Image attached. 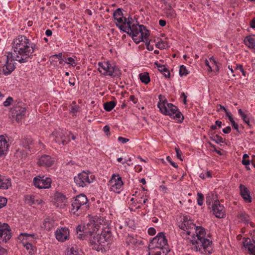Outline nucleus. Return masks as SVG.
<instances>
[{
    "label": "nucleus",
    "instance_id": "obj_1",
    "mask_svg": "<svg viewBox=\"0 0 255 255\" xmlns=\"http://www.w3.org/2000/svg\"><path fill=\"white\" fill-rule=\"evenodd\" d=\"M13 51L9 53V57L20 63L28 62L32 56L34 45L25 36L20 35L12 42Z\"/></svg>",
    "mask_w": 255,
    "mask_h": 255
},
{
    "label": "nucleus",
    "instance_id": "obj_2",
    "mask_svg": "<svg viewBox=\"0 0 255 255\" xmlns=\"http://www.w3.org/2000/svg\"><path fill=\"white\" fill-rule=\"evenodd\" d=\"M194 233L196 234V236L193 237V239L190 241L192 244L194 246V248L196 251L205 255L211 254L212 242L205 238V232L204 229L201 227L196 226Z\"/></svg>",
    "mask_w": 255,
    "mask_h": 255
},
{
    "label": "nucleus",
    "instance_id": "obj_3",
    "mask_svg": "<svg viewBox=\"0 0 255 255\" xmlns=\"http://www.w3.org/2000/svg\"><path fill=\"white\" fill-rule=\"evenodd\" d=\"M161 95L159 96L160 101L157 104V107L161 113L165 115L173 117L174 120L179 122H182L184 117L181 113L178 111V108L171 103H168L166 100H161Z\"/></svg>",
    "mask_w": 255,
    "mask_h": 255
},
{
    "label": "nucleus",
    "instance_id": "obj_4",
    "mask_svg": "<svg viewBox=\"0 0 255 255\" xmlns=\"http://www.w3.org/2000/svg\"><path fill=\"white\" fill-rule=\"evenodd\" d=\"M111 237V232L108 229L102 231L100 234L90 233L89 242L93 249L99 251L103 249L105 244L110 239Z\"/></svg>",
    "mask_w": 255,
    "mask_h": 255
},
{
    "label": "nucleus",
    "instance_id": "obj_5",
    "mask_svg": "<svg viewBox=\"0 0 255 255\" xmlns=\"http://www.w3.org/2000/svg\"><path fill=\"white\" fill-rule=\"evenodd\" d=\"M26 109L25 104L22 102H19L15 104L10 112L13 119H14L17 122L21 121L24 117Z\"/></svg>",
    "mask_w": 255,
    "mask_h": 255
},
{
    "label": "nucleus",
    "instance_id": "obj_6",
    "mask_svg": "<svg viewBox=\"0 0 255 255\" xmlns=\"http://www.w3.org/2000/svg\"><path fill=\"white\" fill-rule=\"evenodd\" d=\"M94 176L90 172L83 171L74 177L75 183L79 187H85L93 182Z\"/></svg>",
    "mask_w": 255,
    "mask_h": 255
},
{
    "label": "nucleus",
    "instance_id": "obj_7",
    "mask_svg": "<svg viewBox=\"0 0 255 255\" xmlns=\"http://www.w3.org/2000/svg\"><path fill=\"white\" fill-rule=\"evenodd\" d=\"M117 22L116 25L123 31L127 32V30L130 28L133 24L137 23L136 20H134L131 17L129 16L128 18L122 17H118L116 19Z\"/></svg>",
    "mask_w": 255,
    "mask_h": 255
},
{
    "label": "nucleus",
    "instance_id": "obj_8",
    "mask_svg": "<svg viewBox=\"0 0 255 255\" xmlns=\"http://www.w3.org/2000/svg\"><path fill=\"white\" fill-rule=\"evenodd\" d=\"M88 202L86 196L83 194L77 196L72 203L71 212L75 214L79 210L82 208Z\"/></svg>",
    "mask_w": 255,
    "mask_h": 255
},
{
    "label": "nucleus",
    "instance_id": "obj_9",
    "mask_svg": "<svg viewBox=\"0 0 255 255\" xmlns=\"http://www.w3.org/2000/svg\"><path fill=\"white\" fill-rule=\"evenodd\" d=\"M182 222L179 225V227L184 231L183 235L186 234V235H194V231L196 228V226L192 222L188 220L186 217H183Z\"/></svg>",
    "mask_w": 255,
    "mask_h": 255
},
{
    "label": "nucleus",
    "instance_id": "obj_10",
    "mask_svg": "<svg viewBox=\"0 0 255 255\" xmlns=\"http://www.w3.org/2000/svg\"><path fill=\"white\" fill-rule=\"evenodd\" d=\"M11 237V229L7 223L0 222V243L6 242Z\"/></svg>",
    "mask_w": 255,
    "mask_h": 255
},
{
    "label": "nucleus",
    "instance_id": "obj_11",
    "mask_svg": "<svg viewBox=\"0 0 255 255\" xmlns=\"http://www.w3.org/2000/svg\"><path fill=\"white\" fill-rule=\"evenodd\" d=\"M109 183L111 184V190L116 193H120L123 185L122 177L119 174H113Z\"/></svg>",
    "mask_w": 255,
    "mask_h": 255
},
{
    "label": "nucleus",
    "instance_id": "obj_12",
    "mask_svg": "<svg viewBox=\"0 0 255 255\" xmlns=\"http://www.w3.org/2000/svg\"><path fill=\"white\" fill-rule=\"evenodd\" d=\"M52 180L50 178L38 176L33 179L34 186L39 189H46L51 187Z\"/></svg>",
    "mask_w": 255,
    "mask_h": 255
},
{
    "label": "nucleus",
    "instance_id": "obj_13",
    "mask_svg": "<svg viewBox=\"0 0 255 255\" xmlns=\"http://www.w3.org/2000/svg\"><path fill=\"white\" fill-rule=\"evenodd\" d=\"M65 133L66 132L62 130H55L52 132L50 137L52 138L56 143H58L59 144L61 143L64 145L67 144L70 141L69 138L67 140L65 136Z\"/></svg>",
    "mask_w": 255,
    "mask_h": 255
},
{
    "label": "nucleus",
    "instance_id": "obj_14",
    "mask_svg": "<svg viewBox=\"0 0 255 255\" xmlns=\"http://www.w3.org/2000/svg\"><path fill=\"white\" fill-rule=\"evenodd\" d=\"M138 24L135 23L133 24V25L130 27V29L127 30V33L130 35H131L133 40L136 43H139L141 41H143V40L142 37L139 35V32L137 28Z\"/></svg>",
    "mask_w": 255,
    "mask_h": 255
},
{
    "label": "nucleus",
    "instance_id": "obj_15",
    "mask_svg": "<svg viewBox=\"0 0 255 255\" xmlns=\"http://www.w3.org/2000/svg\"><path fill=\"white\" fill-rule=\"evenodd\" d=\"M15 59L9 57V53L6 56V61L5 64L2 67V71L5 75L10 74L15 69V65L13 63Z\"/></svg>",
    "mask_w": 255,
    "mask_h": 255
},
{
    "label": "nucleus",
    "instance_id": "obj_16",
    "mask_svg": "<svg viewBox=\"0 0 255 255\" xmlns=\"http://www.w3.org/2000/svg\"><path fill=\"white\" fill-rule=\"evenodd\" d=\"M243 249L247 251L251 255H255V241H252L249 238H244L243 241Z\"/></svg>",
    "mask_w": 255,
    "mask_h": 255
},
{
    "label": "nucleus",
    "instance_id": "obj_17",
    "mask_svg": "<svg viewBox=\"0 0 255 255\" xmlns=\"http://www.w3.org/2000/svg\"><path fill=\"white\" fill-rule=\"evenodd\" d=\"M240 194L246 203H251L252 201V198L250 194V191L248 188L243 184L239 186Z\"/></svg>",
    "mask_w": 255,
    "mask_h": 255
},
{
    "label": "nucleus",
    "instance_id": "obj_18",
    "mask_svg": "<svg viewBox=\"0 0 255 255\" xmlns=\"http://www.w3.org/2000/svg\"><path fill=\"white\" fill-rule=\"evenodd\" d=\"M164 3V5L162 6V8L164 11V13L167 18L172 19L175 18L176 13L170 4L167 3L165 0H162Z\"/></svg>",
    "mask_w": 255,
    "mask_h": 255
},
{
    "label": "nucleus",
    "instance_id": "obj_19",
    "mask_svg": "<svg viewBox=\"0 0 255 255\" xmlns=\"http://www.w3.org/2000/svg\"><path fill=\"white\" fill-rule=\"evenodd\" d=\"M69 233V230L67 228H61L55 232L56 238L59 241L64 242L68 239Z\"/></svg>",
    "mask_w": 255,
    "mask_h": 255
},
{
    "label": "nucleus",
    "instance_id": "obj_20",
    "mask_svg": "<svg viewBox=\"0 0 255 255\" xmlns=\"http://www.w3.org/2000/svg\"><path fill=\"white\" fill-rule=\"evenodd\" d=\"M53 163L54 160L50 156L43 155L39 158L37 164L39 166L50 167L53 165Z\"/></svg>",
    "mask_w": 255,
    "mask_h": 255
},
{
    "label": "nucleus",
    "instance_id": "obj_21",
    "mask_svg": "<svg viewBox=\"0 0 255 255\" xmlns=\"http://www.w3.org/2000/svg\"><path fill=\"white\" fill-rule=\"evenodd\" d=\"M222 208L220 206L219 201H215L212 205V211L215 216L218 218H223V212H222Z\"/></svg>",
    "mask_w": 255,
    "mask_h": 255
},
{
    "label": "nucleus",
    "instance_id": "obj_22",
    "mask_svg": "<svg viewBox=\"0 0 255 255\" xmlns=\"http://www.w3.org/2000/svg\"><path fill=\"white\" fill-rule=\"evenodd\" d=\"M8 144L3 135L0 136V157L4 154L7 151Z\"/></svg>",
    "mask_w": 255,
    "mask_h": 255
},
{
    "label": "nucleus",
    "instance_id": "obj_23",
    "mask_svg": "<svg viewBox=\"0 0 255 255\" xmlns=\"http://www.w3.org/2000/svg\"><path fill=\"white\" fill-rule=\"evenodd\" d=\"M99 71L104 75H108V70L110 63L109 61L105 63L99 62Z\"/></svg>",
    "mask_w": 255,
    "mask_h": 255
},
{
    "label": "nucleus",
    "instance_id": "obj_24",
    "mask_svg": "<svg viewBox=\"0 0 255 255\" xmlns=\"http://www.w3.org/2000/svg\"><path fill=\"white\" fill-rule=\"evenodd\" d=\"M108 72V75L112 77H119L121 74L119 69L116 66H113L111 64L109 66Z\"/></svg>",
    "mask_w": 255,
    "mask_h": 255
},
{
    "label": "nucleus",
    "instance_id": "obj_25",
    "mask_svg": "<svg viewBox=\"0 0 255 255\" xmlns=\"http://www.w3.org/2000/svg\"><path fill=\"white\" fill-rule=\"evenodd\" d=\"M138 31L139 35L142 37V39L144 40V39H146L149 35V31L146 29V27L143 25H138L137 26Z\"/></svg>",
    "mask_w": 255,
    "mask_h": 255
},
{
    "label": "nucleus",
    "instance_id": "obj_26",
    "mask_svg": "<svg viewBox=\"0 0 255 255\" xmlns=\"http://www.w3.org/2000/svg\"><path fill=\"white\" fill-rule=\"evenodd\" d=\"M25 200L26 202L29 205H32L34 204H40L42 202V200L41 199H36L35 197L31 195H27L25 196Z\"/></svg>",
    "mask_w": 255,
    "mask_h": 255
},
{
    "label": "nucleus",
    "instance_id": "obj_27",
    "mask_svg": "<svg viewBox=\"0 0 255 255\" xmlns=\"http://www.w3.org/2000/svg\"><path fill=\"white\" fill-rule=\"evenodd\" d=\"M55 226V221L50 218H46L43 223V227L47 231H50Z\"/></svg>",
    "mask_w": 255,
    "mask_h": 255
},
{
    "label": "nucleus",
    "instance_id": "obj_28",
    "mask_svg": "<svg viewBox=\"0 0 255 255\" xmlns=\"http://www.w3.org/2000/svg\"><path fill=\"white\" fill-rule=\"evenodd\" d=\"M238 218L240 221L246 224L249 223L250 221V216L245 212H241L238 214Z\"/></svg>",
    "mask_w": 255,
    "mask_h": 255
},
{
    "label": "nucleus",
    "instance_id": "obj_29",
    "mask_svg": "<svg viewBox=\"0 0 255 255\" xmlns=\"http://www.w3.org/2000/svg\"><path fill=\"white\" fill-rule=\"evenodd\" d=\"M139 79L142 83L147 84L150 81L149 74L148 72H143L139 74Z\"/></svg>",
    "mask_w": 255,
    "mask_h": 255
},
{
    "label": "nucleus",
    "instance_id": "obj_30",
    "mask_svg": "<svg viewBox=\"0 0 255 255\" xmlns=\"http://www.w3.org/2000/svg\"><path fill=\"white\" fill-rule=\"evenodd\" d=\"M11 185V181L9 179L2 178L0 181V189H7Z\"/></svg>",
    "mask_w": 255,
    "mask_h": 255
},
{
    "label": "nucleus",
    "instance_id": "obj_31",
    "mask_svg": "<svg viewBox=\"0 0 255 255\" xmlns=\"http://www.w3.org/2000/svg\"><path fill=\"white\" fill-rule=\"evenodd\" d=\"M238 113L242 118L243 121L250 127H252L250 124V118L246 115L241 109L238 110Z\"/></svg>",
    "mask_w": 255,
    "mask_h": 255
},
{
    "label": "nucleus",
    "instance_id": "obj_32",
    "mask_svg": "<svg viewBox=\"0 0 255 255\" xmlns=\"http://www.w3.org/2000/svg\"><path fill=\"white\" fill-rule=\"evenodd\" d=\"M246 45H248L250 48H253L255 45V36H247L245 39Z\"/></svg>",
    "mask_w": 255,
    "mask_h": 255
},
{
    "label": "nucleus",
    "instance_id": "obj_33",
    "mask_svg": "<svg viewBox=\"0 0 255 255\" xmlns=\"http://www.w3.org/2000/svg\"><path fill=\"white\" fill-rule=\"evenodd\" d=\"M116 103L112 101L109 102H106L104 104V109L106 111L110 112L113 109V108L116 106Z\"/></svg>",
    "mask_w": 255,
    "mask_h": 255
},
{
    "label": "nucleus",
    "instance_id": "obj_34",
    "mask_svg": "<svg viewBox=\"0 0 255 255\" xmlns=\"http://www.w3.org/2000/svg\"><path fill=\"white\" fill-rule=\"evenodd\" d=\"M64 61L65 63L69 64L73 67L75 66L77 64L75 59L72 57L65 58Z\"/></svg>",
    "mask_w": 255,
    "mask_h": 255
},
{
    "label": "nucleus",
    "instance_id": "obj_35",
    "mask_svg": "<svg viewBox=\"0 0 255 255\" xmlns=\"http://www.w3.org/2000/svg\"><path fill=\"white\" fill-rule=\"evenodd\" d=\"M123 15V14L122 9L120 8H118L113 13V16L115 20L117 19L118 17H122Z\"/></svg>",
    "mask_w": 255,
    "mask_h": 255
},
{
    "label": "nucleus",
    "instance_id": "obj_36",
    "mask_svg": "<svg viewBox=\"0 0 255 255\" xmlns=\"http://www.w3.org/2000/svg\"><path fill=\"white\" fill-rule=\"evenodd\" d=\"M188 74V71L186 67L184 65H181L179 69V74L180 76H186Z\"/></svg>",
    "mask_w": 255,
    "mask_h": 255
},
{
    "label": "nucleus",
    "instance_id": "obj_37",
    "mask_svg": "<svg viewBox=\"0 0 255 255\" xmlns=\"http://www.w3.org/2000/svg\"><path fill=\"white\" fill-rule=\"evenodd\" d=\"M77 233L79 232H83L84 233H91V231H88L87 228L84 226L78 225L76 228Z\"/></svg>",
    "mask_w": 255,
    "mask_h": 255
},
{
    "label": "nucleus",
    "instance_id": "obj_38",
    "mask_svg": "<svg viewBox=\"0 0 255 255\" xmlns=\"http://www.w3.org/2000/svg\"><path fill=\"white\" fill-rule=\"evenodd\" d=\"M197 203L199 206H202L203 204L204 195L202 193L198 192L197 193Z\"/></svg>",
    "mask_w": 255,
    "mask_h": 255
},
{
    "label": "nucleus",
    "instance_id": "obj_39",
    "mask_svg": "<svg viewBox=\"0 0 255 255\" xmlns=\"http://www.w3.org/2000/svg\"><path fill=\"white\" fill-rule=\"evenodd\" d=\"M154 64L156 66L157 69L161 73L164 72L166 69L164 65L158 64L157 62H155Z\"/></svg>",
    "mask_w": 255,
    "mask_h": 255
},
{
    "label": "nucleus",
    "instance_id": "obj_40",
    "mask_svg": "<svg viewBox=\"0 0 255 255\" xmlns=\"http://www.w3.org/2000/svg\"><path fill=\"white\" fill-rule=\"evenodd\" d=\"M214 195L212 194H208L206 197V203L207 205H210L212 202Z\"/></svg>",
    "mask_w": 255,
    "mask_h": 255
},
{
    "label": "nucleus",
    "instance_id": "obj_41",
    "mask_svg": "<svg viewBox=\"0 0 255 255\" xmlns=\"http://www.w3.org/2000/svg\"><path fill=\"white\" fill-rule=\"evenodd\" d=\"M7 203V199L6 198L0 196V209L4 207Z\"/></svg>",
    "mask_w": 255,
    "mask_h": 255
},
{
    "label": "nucleus",
    "instance_id": "obj_42",
    "mask_svg": "<svg viewBox=\"0 0 255 255\" xmlns=\"http://www.w3.org/2000/svg\"><path fill=\"white\" fill-rule=\"evenodd\" d=\"M156 46L159 49H164L165 48V43L161 39L156 43Z\"/></svg>",
    "mask_w": 255,
    "mask_h": 255
},
{
    "label": "nucleus",
    "instance_id": "obj_43",
    "mask_svg": "<svg viewBox=\"0 0 255 255\" xmlns=\"http://www.w3.org/2000/svg\"><path fill=\"white\" fill-rule=\"evenodd\" d=\"M74 105L71 107L70 112L71 113H73V114H75L78 112L79 107L77 105H76L75 103H74Z\"/></svg>",
    "mask_w": 255,
    "mask_h": 255
},
{
    "label": "nucleus",
    "instance_id": "obj_44",
    "mask_svg": "<svg viewBox=\"0 0 255 255\" xmlns=\"http://www.w3.org/2000/svg\"><path fill=\"white\" fill-rule=\"evenodd\" d=\"M23 246L26 248V249L27 250H30L29 251V253L30 254H31L32 252H31V250L33 251V249H32V248H33V246L32 245V244H30V243H23Z\"/></svg>",
    "mask_w": 255,
    "mask_h": 255
},
{
    "label": "nucleus",
    "instance_id": "obj_45",
    "mask_svg": "<svg viewBox=\"0 0 255 255\" xmlns=\"http://www.w3.org/2000/svg\"><path fill=\"white\" fill-rule=\"evenodd\" d=\"M12 101H13V99L11 97H8L6 99V101H5L3 102L4 106L8 107V106H10L11 104Z\"/></svg>",
    "mask_w": 255,
    "mask_h": 255
},
{
    "label": "nucleus",
    "instance_id": "obj_46",
    "mask_svg": "<svg viewBox=\"0 0 255 255\" xmlns=\"http://www.w3.org/2000/svg\"><path fill=\"white\" fill-rule=\"evenodd\" d=\"M235 70L236 71L239 70L240 72H242L243 75H244V76H246V72L243 69V66L242 65H240V64L237 65L236 66Z\"/></svg>",
    "mask_w": 255,
    "mask_h": 255
},
{
    "label": "nucleus",
    "instance_id": "obj_47",
    "mask_svg": "<svg viewBox=\"0 0 255 255\" xmlns=\"http://www.w3.org/2000/svg\"><path fill=\"white\" fill-rule=\"evenodd\" d=\"M231 124L233 128H234L237 131L239 132V125L235 122L234 120L231 122Z\"/></svg>",
    "mask_w": 255,
    "mask_h": 255
},
{
    "label": "nucleus",
    "instance_id": "obj_48",
    "mask_svg": "<svg viewBox=\"0 0 255 255\" xmlns=\"http://www.w3.org/2000/svg\"><path fill=\"white\" fill-rule=\"evenodd\" d=\"M175 150L176 153V156L177 157L180 159L181 160H182V159L181 158V154L182 152L181 150L178 148V147H175Z\"/></svg>",
    "mask_w": 255,
    "mask_h": 255
},
{
    "label": "nucleus",
    "instance_id": "obj_49",
    "mask_svg": "<svg viewBox=\"0 0 255 255\" xmlns=\"http://www.w3.org/2000/svg\"><path fill=\"white\" fill-rule=\"evenodd\" d=\"M213 140H215L217 143H220L222 142V137L217 134L213 137Z\"/></svg>",
    "mask_w": 255,
    "mask_h": 255
},
{
    "label": "nucleus",
    "instance_id": "obj_50",
    "mask_svg": "<svg viewBox=\"0 0 255 255\" xmlns=\"http://www.w3.org/2000/svg\"><path fill=\"white\" fill-rule=\"evenodd\" d=\"M69 255H80L79 252L76 251L74 247L70 249V253Z\"/></svg>",
    "mask_w": 255,
    "mask_h": 255
},
{
    "label": "nucleus",
    "instance_id": "obj_51",
    "mask_svg": "<svg viewBox=\"0 0 255 255\" xmlns=\"http://www.w3.org/2000/svg\"><path fill=\"white\" fill-rule=\"evenodd\" d=\"M118 140H119V141L122 142V143H125L128 142L129 141V139L125 138V137H123L121 136H119L118 137Z\"/></svg>",
    "mask_w": 255,
    "mask_h": 255
},
{
    "label": "nucleus",
    "instance_id": "obj_52",
    "mask_svg": "<svg viewBox=\"0 0 255 255\" xmlns=\"http://www.w3.org/2000/svg\"><path fill=\"white\" fill-rule=\"evenodd\" d=\"M166 159H167V160H168L170 163V164L173 167H174L175 168H177L178 167L177 164L176 163H175V162H174L171 161V157L169 156H167Z\"/></svg>",
    "mask_w": 255,
    "mask_h": 255
},
{
    "label": "nucleus",
    "instance_id": "obj_53",
    "mask_svg": "<svg viewBox=\"0 0 255 255\" xmlns=\"http://www.w3.org/2000/svg\"><path fill=\"white\" fill-rule=\"evenodd\" d=\"M224 112L226 113L227 116L228 117L229 120H230V122L234 120L232 114L228 112L225 108H224Z\"/></svg>",
    "mask_w": 255,
    "mask_h": 255
},
{
    "label": "nucleus",
    "instance_id": "obj_54",
    "mask_svg": "<svg viewBox=\"0 0 255 255\" xmlns=\"http://www.w3.org/2000/svg\"><path fill=\"white\" fill-rule=\"evenodd\" d=\"M148 233L151 236L154 235L156 233V230L154 228H149L148 230Z\"/></svg>",
    "mask_w": 255,
    "mask_h": 255
},
{
    "label": "nucleus",
    "instance_id": "obj_55",
    "mask_svg": "<svg viewBox=\"0 0 255 255\" xmlns=\"http://www.w3.org/2000/svg\"><path fill=\"white\" fill-rule=\"evenodd\" d=\"M20 236H24V237H25L26 238L31 237L33 239H34L35 235V234H27V233H22L20 234Z\"/></svg>",
    "mask_w": 255,
    "mask_h": 255
},
{
    "label": "nucleus",
    "instance_id": "obj_56",
    "mask_svg": "<svg viewBox=\"0 0 255 255\" xmlns=\"http://www.w3.org/2000/svg\"><path fill=\"white\" fill-rule=\"evenodd\" d=\"M250 160L249 159H242V163L243 165H245V166H248L250 165Z\"/></svg>",
    "mask_w": 255,
    "mask_h": 255
},
{
    "label": "nucleus",
    "instance_id": "obj_57",
    "mask_svg": "<svg viewBox=\"0 0 255 255\" xmlns=\"http://www.w3.org/2000/svg\"><path fill=\"white\" fill-rule=\"evenodd\" d=\"M162 73L164 74V76L166 78H169L170 74L169 71L167 69V68L165 70V71H164V72H162Z\"/></svg>",
    "mask_w": 255,
    "mask_h": 255
},
{
    "label": "nucleus",
    "instance_id": "obj_58",
    "mask_svg": "<svg viewBox=\"0 0 255 255\" xmlns=\"http://www.w3.org/2000/svg\"><path fill=\"white\" fill-rule=\"evenodd\" d=\"M129 100L134 104H135L137 101V100L135 98L134 95H130L129 97Z\"/></svg>",
    "mask_w": 255,
    "mask_h": 255
},
{
    "label": "nucleus",
    "instance_id": "obj_59",
    "mask_svg": "<svg viewBox=\"0 0 255 255\" xmlns=\"http://www.w3.org/2000/svg\"><path fill=\"white\" fill-rule=\"evenodd\" d=\"M51 57H56L58 58L59 59L62 60V53H59L58 54H55L51 56Z\"/></svg>",
    "mask_w": 255,
    "mask_h": 255
},
{
    "label": "nucleus",
    "instance_id": "obj_60",
    "mask_svg": "<svg viewBox=\"0 0 255 255\" xmlns=\"http://www.w3.org/2000/svg\"><path fill=\"white\" fill-rule=\"evenodd\" d=\"M231 131V128L230 127L228 126L226 128H224V133H229Z\"/></svg>",
    "mask_w": 255,
    "mask_h": 255
},
{
    "label": "nucleus",
    "instance_id": "obj_61",
    "mask_svg": "<svg viewBox=\"0 0 255 255\" xmlns=\"http://www.w3.org/2000/svg\"><path fill=\"white\" fill-rule=\"evenodd\" d=\"M166 21L164 20L160 19L159 21V24L161 26H164L166 25Z\"/></svg>",
    "mask_w": 255,
    "mask_h": 255
},
{
    "label": "nucleus",
    "instance_id": "obj_62",
    "mask_svg": "<svg viewBox=\"0 0 255 255\" xmlns=\"http://www.w3.org/2000/svg\"><path fill=\"white\" fill-rule=\"evenodd\" d=\"M103 131L105 133H108L110 131V127L108 126H106L103 128Z\"/></svg>",
    "mask_w": 255,
    "mask_h": 255
},
{
    "label": "nucleus",
    "instance_id": "obj_63",
    "mask_svg": "<svg viewBox=\"0 0 255 255\" xmlns=\"http://www.w3.org/2000/svg\"><path fill=\"white\" fill-rule=\"evenodd\" d=\"M52 31L50 29H47L45 31V34L47 36H51L52 35Z\"/></svg>",
    "mask_w": 255,
    "mask_h": 255
},
{
    "label": "nucleus",
    "instance_id": "obj_64",
    "mask_svg": "<svg viewBox=\"0 0 255 255\" xmlns=\"http://www.w3.org/2000/svg\"><path fill=\"white\" fill-rule=\"evenodd\" d=\"M250 25L252 28H255V19H253L251 21Z\"/></svg>",
    "mask_w": 255,
    "mask_h": 255
}]
</instances>
